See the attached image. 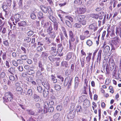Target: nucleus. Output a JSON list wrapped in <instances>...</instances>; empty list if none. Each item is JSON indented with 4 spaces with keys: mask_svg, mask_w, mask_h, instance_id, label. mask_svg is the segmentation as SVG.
<instances>
[{
    "mask_svg": "<svg viewBox=\"0 0 121 121\" xmlns=\"http://www.w3.org/2000/svg\"><path fill=\"white\" fill-rule=\"evenodd\" d=\"M37 90L38 92L41 93L42 92L43 89L42 87L39 86H38L37 87Z\"/></svg>",
    "mask_w": 121,
    "mask_h": 121,
    "instance_id": "33",
    "label": "nucleus"
},
{
    "mask_svg": "<svg viewBox=\"0 0 121 121\" xmlns=\"http://www.w3.org/2000/svg\"><path fill=\"white\" fill-rule=\"evenodd\" d=\"M18 26H26V23L25 21L20 22L18 23Z\"/></svg>",
    "mask_w": 121,
    "mask_h": 121,
    "instance_id": "26",
    "label": "nucleus"
},
{
    "mask_svg": "<svg viewBox=\"0 0 121 121\" xmlns=\"http://www.w3.org/2000/svg\"><path fill=\"white\" fill-rule=\"evenodd\" d=\"M65 23L68 27H70L71 26V24L69 21L67 20H66L65 21Z\"/></svg>",
    "mask_w": 121,
    "mask_h": 121,
    "instance_id": "64",
    "label": "nucleus"
},
{
    "mask_svg": "<svg viewBox=\"0 0 121 121\" xmlns=\"http://www.w3.org/2000/svg\"><path fill=\"white\" fill-rule=\"evenodd\" d=\"M20 58L22 60H25L27 59V56L25 55H22L21 56Z\"/></svg>",
    "mask_w": 121,
    "mask_h": 121,
    "instance_id": "50",
    "label": "nucleus"
},
{
    "mask_svg": "<svg viewBox=\"0 0 121 121\" xmlns=\"http://www.w3.org/2000/svg\"><path fill=\"white\" fill-rule=\"evenodd\" d=\"M49 88H45L43 90V95L44 97H46L49 94Z\"/></svg>",
    "mask_w": 121,
    "mask_h": 121,
    "instance_id": "10",
    "label": "nucleus"
},
{
    "mask_svg": "<svg viewBox=\"0 0 121 121\" xmlns=\"http://www.w3.org/2000/svg\"><path fill=\"white\" fill-rule=\"evenodd\" d=\"M43 48L40 46H38L36 49V50L37 51L39 52H41L43 50Z\"/></svg>",
    "mask_w": 121,
    "mask_h": 121,
    "instance_id": "53",
    "label": "nucleus"
},
{
    "mask_svg": "<svg viewBox=\"0 0 121 121\" xmlns=\"http://www.w3.org/2000/svg\"><path fill=\"white\" fill-rule=\"evenodd\" d=\"M76 110L77 112H81L82 110L81 106L79 105L77 106Z\"/></svg>",
    "mask_w": 121,
    "mask_h": 121,
    "instance_id": "46",
    "label": "nucleus"
},
{
    "mask_svg": "<svg viewBox=\"0 0 121 121\" xmlns=\"http://www.w3.org/2000/svg\"><path fill=\"white\" fill-rule=\"evenodd\" d=\"M8 71L11 74H14L16 73L15 68L14 67H11L8 69Z\"/></svg>",
    "mask_w": 121,
    "mask_h": 121,
    "instance_id": "18",
    "label": "nucleus"
},
{
    "mask_svg": "<svg viewBox=\"0 0 121 121\" xmlns=\"http://www.w3.org/2000/svg\"><path fill=\"white\" fill-rule=\"evenodd\" d=\"M54 99H50L49 101V103L50 105L52 106L54 104Z\"/></svg>",
    "mask_w": 121,
    "mask_h": 121,
    "instance_id": "54",
    "label": "nucleus"
},
{
    "mask_svg": "<svg viewBox=\"0 0 121 121\" xmlns=\"http://www.w3.org/2000/svg\"><path fill=\"white\" fill-rule=\"evenodd\" d=\"M82 0H74V3L76 5L79 6L81 5L82 3Z\"/></svg>",
    "mask_w": 121,
    "mask_h": 121,
    "instance_id": "17",
    "label": "nucleus"
},
{
    "mask_svg": "<svg viewBox=\"0 0 121 121\" xmlns=\"http://www.w3.org/2000/svg\"><path fill=\"white\" fill-rule=\"evenodd\" d=\"M48 56V54L47 52H42V54L41 55V56L42 57H44L45 58H46Z\"/></svg>",
    "mask_w": 121,
    "mask_h": 121,
    "instance_id": "40",
    "label": "nucleus"
},
{
    "mask_svg": "<svg viewBox=\"0 0 121 121\" xmlns=\"http://www.w3.org/2000/svg\"><path fill=\"white\" fill-rule=\"evenodd\" d=\"M72 79V78H70L69 77L66 78L64 80V86H66L68 84V88H69L71 86Z\"/></svg>",
    "mask_w": 121,
    "mask_h": 121,
    "instance_id": "3",
    "label": "nucleus"
},
{
    "mask_svg": "<svg viewBox=\"0 0 121 121\" xmlns=\"http://www.w3.org/2000/svg\"><path fill=\"white\" fill-rule=\"evenodd\" d=\"M13 95L10 92H6L5 94V97L3 98L4 102L5 103L11 101L12 100Z\"/></svg>",
    "mask_w": 121,
    "mask_h": 121,
    "instance_id": "1",
    "label": "nucleus"
},
{
    "mask_svg": "<svg viewBox=\"0 0 121 121\" xmlns=\"http://www.w3.org/2000/svg\"><path fill=\"white\" fill-rule=\"evenodd\" d=\"M60 116V114L59 113H56L53 116V118L54 120L56 121H59V118Z\"/></svg>",
    "mask_w": 121,
    "mask_h": 121,
    "instance_id": "16",
    "label": "nucleus"
},
{
    "mask_svg": "<svg viewBox=\"0 0 121 121\" xmlns=\"http://www.w3.org/2000/svg\"><path fill=\"white\" fill-rule=\"evenodd\" d=\"M112 43L111 44L112 47V49L113 48H114V45L116 48L118 47L119 45L120 42V39L119 38L117 37H116L113 38L112 41Z\"/></svg>",
    "mask_w": 121,
    "mask_h": 121,
    "instance_id": "2",
    "label": "nucleus"
},
{
    "mask_svg": "<svg viewBox=\"0 0 121 121\" xmlns=\"http://www.w3.org/2000/svg\"><path fill=\"white\" fill-rule=\"evenodd\" d=\"M41 83L45 88H49V85L48 82H42Z\"/></svg>",
    "mask_w": 121,
    "mask_h": 121,
    "instance_id": "22",
    "label": "nucleus"
},
{
    "mask_svg": "<svg viewBox=\"0 0 121 121\" xmlns=\"http://www.w3.org/2000/svg\"><path fill=\"white\" fill-rule=\"evenodd\" d=\"M54 46L51 48V50L50 51H56V44H53Z\"/></svg>",
    "mask_w": 121,
    "mask_h": 121,
    "instance_id": "59",
    "label": "nucleus"
},
{
    "mask_svg": "<svg viewBox=\"0 0 121 121\" xmlns=\"http://www.w3.org/2000/svg\"><path fill=\"white\" fill-rule=\"evenodd\" d=\"M102 52V50H100L98 54V55L97 57V62H98L99 60V62H100L101 59V54Z\"/></svg>",
    "mask_w": 121,
    "mask_h": 121,
    "instance_id": "15",
    "label": "nucleus"
},
{
    "mask_svg": "<svg viewBox=\"0 0 121 121\" xmlns=\"http://www.w3.org/2000/svg\"><path fill=\"white\" fill-rule=\"evenodd\" d=\"M80 39L81 40H84L86 38H88V37H86L84 35H80L79 36Z\"/></svg>",
    "mask_w": 121,
    "mask_h": 121,
    "instance_id": "42",
    "label": "nucleus"
},
{
    "mask_svg": "<svg viewBox=\"0 0 121 121\" xmlns=\"http://www.w3.org/2000/svg\"><path fill=\"white\" fill-rule=\"evenodd\" d=\"M61 30L63 32L65 37L68 38V36L67 34V32L65 28L63 26L61 27Z\"/></svg>",
    "mask_w": 121,
    "mask_h": 121,
    "instance_id": "21",
    "label": "nucleus"
},
{
    "mask_svg": "<svg viewBox=\"0 0 121 121\" xmlns=\"http://www.w3.org/2000/svg\"><path fill=\"white\" fill-rule=\"evenodd\" d=\"M74 36H72L69 37L70 39L69 41H70V42H74L75 40V39L74 38Z\"/></svg>",
    "mask_w": 121,
    "mask_h": 121,
    "instance_id": "62",
    "label": "nucleus"
},
{
    "mask_svg": "<svg viewBox=\"0 0 121 121\" xmlns=\"http://www.w3.org/2000/svg\"><path fill=\"white\" fill-rule=\"evenodd\" d=\"M27 113L29 115H30L34 116L35 115V112L32 110L27 109L26 110Z\"/></svg>",
    "mask_w": 121,
    "mask_h": 121,
    "instance_id": "24",
    "label": "nucleus"
},
{
    "mask_svg": "<svg viewBox=\"0 0 121 121\" xmlns=\"http://www.w3.org/2000/svg\"><path fill=\"white\" fill-rule=\"evenodd\" d=\"M75 112L72 111L69 112L67 116V118L69 119L73 118L75 115Z\"/></svg>",
    "mask_w": 121,
    "mask_h": 121,
    "instance_id": "5",
    "label": "nucleus"
},
{
    "mask_svg": "<svg viewBox=\"0 0 121 121\" xmlns=\"http://www.w3.org/2000/svg\"><path fill=\"white\" fill-rule=\"evenodd\" d=\"M109 63L110 69H109L111 71L114 68V66L115 65V64L113 60L112 59H110L109 61Z\"/></svg>",
    "mask_w": 121,
    "mask_h": 121,
    "instance_id": "8",
    "label": "nucleus"
},
{
    "mask_svg": "<svg viewBox=\"0 0 121 121\" xmlns=\"http://www.w3.org/2000/svg\"><path fill=\"white\" fill-rule=\"evenodd\" d=\"M86 43L89 46H91L92 44V42L90 39L87 40Z\"/></svg>",
    "mask_w": 121,
    "mask_h": 121,
    "instance_id": "49",
    "label": "nucleus"
},
{
    "mask_svg": "<svg viewBox=\"0 0 121 121\" xmlns=\"http://www.w3.org/2000/svg\"><path fill=\"white\" fill-rule=\"evenodd\" d=\"M14 18L15 20H19L21 19V16L18 14H16L14 15Z\"/></svg>",
    "mask_w": 121,
    "mask_h": 121,
    "instance_id": "34",
    "label": "nucleus"
},
{
    "mask_svg": "<svg viewBox=\"0 0 121 121\" xmlns=\"http://www.w3.org/2000/svg\"><path fill=\"white\" fill-rule=\"evenodd\" d=\"M86 10V7L84 6L81 7L77 9L78 12L79 14L84 13L85 12Z\"/></svg>",
    "mask_w": 121,
    "mask_h": 121,
    "instance_id": "6",
    "label": "nucleus"
},
{
    "mask_svg": "<svg viewBox=\"0 0 121 121\" xmlns=\"http://www.w3.org/2000/svg\"><path fill=\"white\" fill-rule=\"evenodd\" d=\"M51 81L54 83H56L57 82V79L56 78V77L53 75H51Z\"/></svg>",
    "mask_w": 121,
    "mask_h": 121,
    "instance_id": "23",
    "label": "nucleus"
},
{
    "mask_svg": "<svg viewBox=\"0 0 121 121\" xmlns=\"http://www.w3.org/2000/svg\"><path fill=\"white\" fill-rule=\"evenodd\" d=\"M79 22L81 24V26L82 25L83 26L85 25L86 24V21L85 20H82Z\"/></svg>",
    "mask_w": 121,
    "mask_h": 121,
    "instance_id": "52",
    "label": "nucleus"
},
{
    "mask_svg": "<svg viewBox=\"0 0 121 121\" xmlns=\"http://www.w3.org/2000/svg\"><path fill=\"white\" fill-rule=\"evenodd\" d=\"M34 33V32L32 31H30L27 33V35L29 36H31Z\"/></svg>",
    "mask_w": 121,
    "mask_h": 121,
    "instance_id": "61",
    "label": "nucleus"
},
{
    "mask_svg": "<svg viewBox=\"0 0 121 121\" xmlns=\"http://www.w3.org/2000/svg\"><path fill=\"white\" fill-rule=\"evenodd\" d=\"M54 56H50L48 57V58L50 61L53 62L56 60V59H57V58H55Z\"/></svg>",
    "mask_w": 121,
    "mask_h": 121,
    "instance_id": "28",
    "label": "nucleus"
},
{
    "mask_svg": "<svg viewBox=\"0 0 121 121\" xmlns=\"http://www.w3.org/2000/svg\"><path fill=\"white\" fill-rule=\"evenodd\" d=\"M35 72L34 71L31 69H29L27 71V73L29 75H31L34 73Z\"/></svg>",
    "mask_w": 121,
    "mask_h": 121,
    "instance_id": "35",
    "label": "nucleus"
},
{
    "mask_svg": "<svg viewBox=\"0 0 121 121\" xmlns=\"http://www.w3.org/2000/svg\"><path fill=\"white\" fill-rule=\"evenodd\" d=\"M22 0H19L18 3V4L19 5L18 7L20 8H21L22 6Z\"/></svg>",
    "mask_w": 121,
    "mask_h": 121,
    "instance_id": "48",
    "label": "nucleus"
},
{
    "mask_svg": "<svg viewBox=\"0 0 121 121\" xmlns=\"http://www.w3.org/2000/svg\"><path fill=\"white\" fill-rule=\"evenodd\" d=\"M73 54L72 52H70L68 53L66 56V60H69L72 57Z\"/></svg>",
    "mask_w": 121,
    "mask_h": 121,
    "instance_id": "20",
    "label": "nucleus"
},
{
    "mask_svg": "<svg viewBox=\"0 0 121 121\" xmlns=\"http://www.w3.org/2000/svg\"><path fill=\"white\" fill-rule=\"evenodd\" d=\"M58 50L60 52H61L63 50V47L62 46V44H60L58 45Z\"/></svg>",
    "mask_w": 121,
    "mask_h": 121,
    "instance_id": "44",
    "label": "nucleus"
},
{
    "mask_svg": "<svg viewBox=\"0 0 121 121\" xmlns=\"http://www.w3.org/2000/svg\"><path fill=\"white\" fill-rule=\"evenodd\" d=\"M85 17L83 15H79L77 16V19L79 22L83 20Z\"/></svg>",
    "mask_w": 121,
    "mask_h": 121,
    "instance_id": "27",
    "label": "nucleus"
},
{
    "mask_svg": "<svg viewBox=\"0 0 121 121\" xmlns=\"http://www.w3.org/2000/svg\"><path fill=\"white\" fill-rule=\"evenodd\" d=\"M24 41L26 43H29L31 41V38L29 37H24Z\"/></svg>",
    "mask_w": 121,
    "mask_h": 121,
    "instance_id": "36",
    "label": "nucleus"
},
{
    "mask_svg": "<svg viewBox=\"0 0 121 121\" xmlns=\"http://www.w3.org/2000/svg\"><path fill=\"white\" fill-rule=\"evenodd\" d=\"M37 13V11L36 9H34L31 12L30 14V17L33 20H35L36 18V13Z\"/></svg>",
    "mask_w": 121,
    "mask_h": 121,
    "instance_id": "7",
    "label": "nucleus"
},
{
    "mask_svg": "<svg viewBox=\"0 0 121 121\" xmlns=\"http://www.w3.org/2000/svg\"><path fill=\"white\" fill-rule=\"evenodd\" d=\"M3 25H2L0 26V29L1 30H2V33L3 34H4L6 31V29L5 28H3L2 29Z\"/></svg>",
    "mask_w": 121,
    "mask_h": 121,
    "instance_id": "41",
    "label": "nucleus"
},
{
    "mask_svg": "<svg viewBox=\"0 0 121 121\" xmlns=\"http://www.w3.org/2000/svg\"><path fill=\"white\" fill-rule=\"evenodd\" d=\"M101 48L104 49L103 52L106 53L108 52L110 50V47L108 45H106L104 48Z\"/></svg>",
    "mask_w": 121,
    "mask_h": 121,
    "instance_id": "19",
    "label": "nucleus"
},
{
    "mask_svg": "<svg viewBox=\"0 0 121 121\" xmlns=\"http://www.w3.org/2000/svg\"><path fill=\"white\" fill-rule=\"evenodd\" d=\"M61 65L62 66L66 67L68 66V62L66 61H63L62 62Z\"/></svg>",
    "mask_w": 121,
    "mask_h": 121,
    "instance_id": "43",
    "label": "nucleus"
},
{
    "mask_svg": "<svg viewBox=\"0 0 121 121\" xmlns=\"http://www.w3.org/2000/svg\"><path fill=\"white\" fill-rule=\"evenodd\" d=\"M33 98L35 101H38L39 100L40 97L39 96L35 94L34 95Z\"/></svg>",
    "mask_w": 121,
    "mask_h": 121,
    "instance_id": "25",
    "label": "nucleus"
},
{
    "mask_svg": "<svg viewBox=\"0 0 121 121\" xmlns=\"http://www.w3.org/2000/svg\"><path fill=\"white\" fill-rule=\"evenodd\" d=\"M2 8L3 9V11L5 12L6 14L7 12L6 10H8V6L6 4V2H4L2 4Z\"/></svg>",
    "mask_w": 121,
    "mask_h": 121,
    "instance_id": "11",
    "label": "nucleus"
},
{
    "mask_svg": "<svg viewBox=\"0 0 121 121\" xmlns=\"http://www.w3.org/2000/svg\"><path fill=\"white\" fill-rule=\"evenodd\" d=\"M38 18L39 19L43 18L44 17L43 16V14L42 12H40L38 13Z\"/></svg>",
    "mask_w": 121,
    "mask_h": 121,
    "instance_id": "51",
    "label": "nucleus"
},
{
    "mask_svg": "<svg viewBox=\"0 0 121 121\" xmlns=\"http://www.w3.org/2000/svg\"><path fill=\"white\" fill-rule=\"evenodd\" d=\"M33 94V92L32 89H29L27 91L26 95L30 96H31Z\"/></svg>",
    "mask_w": 121,
    "mask_h": 121,
    "instance_id": "31",
    "label": "nucleus"
},
{
    "mask_svg": "<svg viewBox=\"0 0 121 121\" xmlns=\"http://www.w3.org/2000/svg\"><path fill=\"white\" fill-rule=\"evenodd\" d=\"M3 44L5 46H9V43L8 40H6L3 41Z\"/></svg>",
    "mask_w": 121,
    "mask_h": 121,
    "instance_id": "56",
    "label": "nucleus"
},
{
    "mask_svg": "<svg viewBox=\"0 0 121 121\" xmlns=\"http://www.w3.org/2000/svg\"><path fill=\"white\" fill-rule=\"evenodd\" d=\"M13 64L15 66L17 67L18 66V64L17 61H16L15 60H13L12 61Z\"/></svg>",
    "mask_w": 121,
    "mask_h": 121,
    "instance_id": "63",
    "label": "nucleus"
},
{
    "mask_svg": "<svg viewBox=\"0 0 121 121\" xmlns=\"http://www.w3.org/2000/svg\"><path fill=\"white\" fill-rule=\"evenodd\" d=\"M54 110V108L52 106L50 107L48 109V111L49 112H52Z\"/></svg>",
    "mask_w": 121,
    "mask_h": 121,
    "instance_id": "60",
    "label": "nucleus"
},
{
    "mask_svg": "<svg viewBox=\"0 0 121 121\" xmlns=\"http://www.w3.org/2000/svg\"><path fill=\"white\" fill-rule=\"evenodd\" d=\"M42 7L41 8V9L42 11L44 13H47V11H48V12L50 14H51L50 12V11H48L49 9L48 7H46L45 6L42 5Z\"/></svg>",
    "mask_w": 121,
    "mask_h": 121,
    "instance_id": "9",
    "label": "nucleus"
},
{
    "mask_svg": "<svg viewBox=\"0 0 121 121\" xmlns=\"http://www.w3.org/2000/svg\"><path fill=\"white\" fill-rule=\"evenodd\" d=\"M57 77L59 79V80L62 82L64 80V78L61 75H57Z\"/></svg>",
    "mask_w": 121,
    "mask_h": 121,
    "instance_id": "58",
    "label": "nucleus"
},
{
    "mask_svg": "<svg viewBox=\"0 0 121 121\" xmlns=\"http://www.w3.org/2000/svg\"><path fill=\"white\" fill-rule=\"evenodd\" d=\"M5 75L6 74L5 72H2L0 74V79L4 78L5 77Z\"/></svg>",
    "mask_w": 121,
    "mask_h": 121,
    "instance_id": "47",
    "label": "nucleus"
},
{
    "mask_svg": "<svg viewBox=\"0 0 121 121\" xmlns=\"http://www.w3.org/2000/svg\"><path fill=\"white\" fill-rule=\"evenodd\" d=\"M55 89L57 91H59L61 89V86L58 84H55L54 86Z\"/></svg>",
    "mask_w": 121,
    "mask_h": 121,
    "instance_id": "38",
    "label": "nucleus"
},
{
    "mask_svg": "<svg viewBox=\"0 0 121 121\" xmlns=\"http://www.w3.org/2000/svg\"><path fill=\"white\" fill-rule=\"evenodd\" d=\"M39 69L42 72L44 70V65H43L41 62L39 61L38 63Z\"/></svg>",
    "mask_w": 121,
    "mask_h": 121,
    "instance_id": "14",
    "label": "nucleus"
},
{
    "mask_svg": "<svg viewBox=\"0 0 121 121\" xmlns=\"http://www.w3.org/2000/svg\"><path fill=\"white\" fill-rule=\"evenodd\" d=\"M82 26L81 24L79 22L78 23H76L73 25V27L77 28H80Z\"/></svg>",
    "mask_w": 121,
    "mask_h": 121,
    "instance_id": "39",
    "label": "nucleus"
},
{
    "mask_svg": "<svg viewBox=\"0 0 121 121\" xmlns=\"http://www.w3.org/2000/svg\"><path fill=\"white\" fill-rule=\"evenodd\" d=\"M9 80L8 81L7 84L9 86H12L15 83V77L12 75H10L9 76Z\"/></svg>",
    "mask_w": 121,
    "mask_h": 121,
    "instance_id": "4",
    "label": "nucleus"
},
{
    "mask_svg": "<svg viewBox=\"0 0 121 121\" xmlns=\"http://www.w3.org/2000/svg\"><path fill=\"white\" fill-rule=\"evenodd\" d=\"M80 80L78 79V77H76L75 78V85L74 88L75 89H76L78 86L79 82Z\"/></svg>",
    "mask_w": 121,
    "mask_h": 121,
    "instance_id": "12",
    "label": "nucleus"
},
{
    "mask_svg": "<svg viewBox=\"0 0 121 121\" xmlns=\"http://www.w3.org/2000/svg\"><path fill=\"white\" fill-rule=\"evenodd\" d=\"M22 84V82L21 81H16L15 84V86L16 87L21 86Z\"/></svg>",
    "mask_w": 121,
    "mask_h": 121,
    "instance_id": "29",
    "label": "nucleus"
},
{
    "mask_svg": "<svg viewBox=\"0 0 121 121\" xmlns=\"http://www.w3.org/2000/svg\"><path fill=\"white\" fill-rule=\"evenodd\" d=\"M52 25L51 24H50L47 30V32L48 33H50L51 32H52Z\"/></svg>",
    "mask_w": 121,
    "mask_h": 121,
    "instance_id": "30",
    "label": "nucleus"
},
{
    "mask_svg": "<svg viewBox=\"0 0 121 121\" xmlns=\"http://www.w3.org/2000/svg\"><path fill=\"white\" fill-rule=\"evenodd\" d=\"M89 28L93 30L94 32L97 29L96 25L94 23H93L90 25Z\"/></svg>",
    "mask_w": 121,
    "mask_h": 121,
    "instance_id": "13",
    "label": "nucleus"
},
{
    "mask_svg": "<svg viewBox=\"0 0 121 121\" xmlns=\"http://www.w3.org/2000/svg\"><path fill=\"white\" fill-rule=\"evenodd\" d=\"M22 89L21 86L16 87V91H17L18 92L19 94H21L22 93Z\"/></svg>",
    "mask_w": 121,
    "mask_h": 121,
    "instance_id": "32",
    "label": "nucleus"
},
{
    "mask_svg": "<svg viewBox=\"0 0 121 121\" xmlns=\"http://www.w3.org/2000/svg\"><path fill=\"white\" fill-rule=\"evenodd\" d=\"M80 60L81 63V65L82 67H83L84 66V65L85 63L84 59L82 58V59H80Z\"/></svg>",
    "mask_w": 121,
    "mask_h": 121,
    "instance_id": "57",
    "label": "nucleus"
},
{
    "mask_svg": "<svg viewBox=\"0 0 121 121\" xmlns=\"http://www.w3.org/2000/svg\"><path fill=\"white\" fill-rule=\"evenodd\" d=\"M48 34L51 35V37L53 38H54L56 36V35L55 34V33L53 31L51 32L50 33H48Z\"/></svg>",
    "mask_w": 121,
    "mask_h": 121,
    "instance_id": "55",
    "label": "nucleus"
},
{
    "mask_svg": "<svg viewBox=\"0 0 121 121\" xmlns=\"http://www.w3.org/2000/svg\"><path fill=\"white\" fill-rule=\"evenodd\" d=\"M90 16L91 17L97 19L99 18V16L96 14H91Z\"/></svg>",
    "mask_w": 121,
    "mask_h": 121,
    "instance_id": "37",
    "label": "nucleus"
},
{
    "mask_svg": "<svg viewBox=\"0 0 121 121\" xmlns=\"http://www.w3.org/2000/svg\"><path fill=\"white\" fill-rule=\"evenodd\" d=\"M50 53L51 55L53 56H55L57 54V52L56 51H50Z\"/></svg>",
    "mask_w": 121,
    "mask_h": 121,
    "instance_id": "45",
    "label": "nucleus"
}]
</instances>
